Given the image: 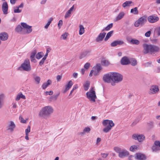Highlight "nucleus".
Listing matches in <instances>:
<instances>
[{
    "label": "nucleus",
    "instance_id": "f257e3e1",
    "mask_svg": "<svg viewBox=\"0 0 160 160\" xmlns=\"http://www.w3.org/2000/svg\"><path fill=\"white\" fill-rule=\"evenodd\" d=\"M53 112V109L51 106H47L42 108L40 111L39 115L40 117L46 118L50 117Z\"/></svg>",
    "mask_w": 160,
    "mask_h": 160
},
{
    "label": "nucleus",
    "instance_id": "f03ea898",
    "mask_svg": "<svg viewBox=\"0 0 160 160\" xmlns=\"http://www.w3.org/2000/svg\"><path fill=\"white\" fill-rule=\"evenodd\" d=\"M143 51L144 54H147L149 52H153L158 51L159 48L158 47L152 45L144 44L143 45Z\"/></svg>",
    "mask_w": 160,
    "mask_h": 160
},
{
    "label": "nucleus",
    "instance_id": "7ed1b4c3",
    "mask_svg": "<svg viewBox=\"0 0 160 160\" xmlns=\"http://www.w3.org/2000/svg\"><path fill=\"white\" fill-rule=\"evenodd\" d=\"M102 124L104 126L106 127L103 129V131L105 133L109 132L112 128L115 125L114 123L112 120L108 119L104 120L102 121Z\"/></svg>",
    "mask_w": 160,
    "mask_h": 160
},
{
    "label": "nucleus",
    "instance_id": "20e7f679",
    "mask_svg": "<svg viewBox=\"0 0 160 160\" xmlns=\"http://www.w3.org/2000/svg\"><path fill=\"white\" fill-rule=\"evenodd\" d=\"M22 69L27 72H29L31 70V67L29 59H25L21 66L18 68V69L21 70Z\"/></svg>",
    "mask_w": 160,
    "mask_h": 160
},
{
    "label": "nucleus",
    "instance_id": "39448f33",
    "mask_svg": "<svg viewBox=\"0 0 160 160\" xmlns=\"http://www.w3.org/2000/svg\"><path fill=\"white\" fill-rule=\"evenodd\" d=\"M112 81L113 82L112 83V85H114V83H118L122 81L123 76L119 73L112 72Z\"/></svg>",
    "mask_w": 160,
    "mask_h": 160
},
{
    "label": "nucleus",
    "instance_id": "423d86ee",
    "mask_svg": "<svg viewBox=\"0 0 160 160\" xmlns=\"http://www.w3.org/2000/svg\"><path fill=\"white\" fill-rule=\"evenodd\" d=\"M147 18L146 16H143L136 21L134 24V26L137 27L139 25L143 26L147 22Z\"/></svg>",
    "mask_w": 160,
    "mask_h": 160
},
{
    "label": "nucleus",
    "instance_id": "0eeeda50",
    "mask_svg": "<svg viewBox=\"0 0 160 160\" xmlns=\"http://www.w3.org/2000/svg\"><path fill=\"white\" fill-rule=\"evenodd\" d=\"M87 98L90 101L95 102V99L97 97L95 94V92L94 90V88H92L89 92H87L86 93Z\"/></svg>",
    "mask_w": 160,
    "mask_h": 160
},
{
    "label": "nucleus",
    "instance_id": "6e6552de",
    "mask_svg": "<svg viewBox=\"0 0 160 160\" xmlns=\"http://www.w3.org/2000/svg\"><path fill=\"white\" fill-rule=\"evenodd\" d=\"M16 125L13 121H11L8 122L7 126V130L10 133H12L16 128Z\"/></svg>",
    "mask_w": 160,
    "mask_h": 160
},
{
    "label": "nucleus",
    "instance_id": "1a4fd4ad",
    "mask_svg": "<svg viewBox=\"0 0 160 160\" xmlns=\"http://www.w3.org/2000/svg\"><path fill=\"white\" fill-rule=\"evenodd\" d=\"M159 88L158 86L153 85L149 89V93L151 94H154L158 93L159 91Z\"/></svg>",
    "mask_w": 160,
    "mask_h": 160
},
{
    "label": "nucleus",
    "instance_id": "9d476101",
    "mask_svg": "<svg viewBox=\"0 0 160 160\" xmlns=\"http://www.w3.org/2000/svg\"><path fill=\"white\" fill-rule=\"evenodd\" d=\"M132 138L133 139L137 140L139 142H142L145 139V136L143 134H134L132 135Z\"/></svg>",
    "mask_w": 160,
    "mask_h": 160
},
{
    "label": "nucleus",
    "instance_id": "9b49d317",
    "mask_svg": "<svg viewBox=\"0 0 160 160\" xmlns=\"http://www.w3.org/2000/svg\"><path fill=\"white\" fill-rule=\"evenodd\" d=\"M112 72H110L104 75L103 77V80L105 82L110 83L111 81H112Z\"/></svg>",
    "mask_w": 160,
    "mask_h": 160
},
{
    "label": "nucleus",
    "instance_id": "f8f14e48",
    "mask_svg": "<svg viewBox=\"0 0 160 160\" xmlns=\"http://www.w3.org/2000/svg\"><path fill=\"white\" fill-rule=\"evenodd\" d=\"M102 69V67L100 64H98L96 66H94L93 68L94 71V75L95 76L98 75Z\"/></svg>",
    "mask_w": 160,
    "mask_h": 160
},
{
    "label": "nucleus",
    "instance_id": "ddd939ff",
    "mask_svg": "<svg viewBox=\"0 0 160 160\" xmlns=\"http://www.w3.org/2000/svg\"><path fill=\"white\" fill-rule=\"evenodd\" d=\"M91 50L90 49L87 50L82 52L79 56V58L82 59L86 56H89L90 55Z\"/></svg>",
    "mask_w": 160,
    "mask_h": 160
},
{
    "label": "nucleus",
    "instance_id": "4468645a",
    "mask_svg": "<svg viewBox=\"0 0 160 160\" xmlns=\"http://www.w3.org/2000/svg\"><path fill=\"white\" fill-rule=\"evenodd\" d=\"M148 21L151 23H153L157 22L159 20V18L154 15L149 16L148 18Z\"/></svg>",
    "mask_w": 160,
    "mask_h": 160
},
{
    "label": "nucleus",
    "instance_id": "2eb2a0df",
    "mask_svg": "<svg viewBox=\"0 0 160 160\" xmlns=\"http://www.w3.org/2000/svg\"><path fill=\"white\" fill-rule=\"evenodd\" d=\"M2 9L4 14H7L8 13V6L6 2H5L3 3Z\"/></svg>",
    "mask_w": 160,
    "mask_h": 160
},
{
    "label": "nucleus",
    "instance_id": "dca6fc26",
    "mask_svg": "<svg viewBox=\"0 0 160 160\" xmlns=\"http://www.w3.org/2000/svg\"><path fill=\"white\" fill-rule=\"evenodd\" d=\"M106 34V33L105 32L100 33L96 38L95 40L96 42H99L102 41Z\"/></svg>",
    "mask_w": 160,
    "mask_h": 160
},
{
    "label": "nucleus",
    "instance_id": "f3484780",
    "mask_svg": "<svg viewBox=\"0 0 160 160\" xmlns=\"http://www.w3.org/2000/svg\"><path fill=\"white\" fill-rule=\"evenodd\" d=\"M129 154V152L125 149L121 151L118 154L119 157L120 158H123L128 156Z\"/></svg>",
    "mask_w": 160,
    "mask_h": 160
},
{
    "label": "nucleus",
    "instance_id": "a211bd4d",
    "mask_svg": "<svg viewBox=\"0 0 160 160\" xmlns=\"http://www.w3.org/2000/svg\"><path fill=\"white\" fill-rule=\"evenodd\" d=\"M8 35L6 32H3L0 33V39L2 41H6L8 39Z\"/></svg>",
    "mask_w": 160,
    "mask_h": 160
},
{
    "label": "nucleus",
    "instance_id": "6ab92c4d",
    "mask_svg": "<svg viewBox=\"0 0 160 160\" xmlns=\"http://www.w3.org/2000/svg\"><path fill=\"white\" fill-rule=\"evenodd\" d=\"M134 5V2L132 1H126L122 4V6L124 8H125L127 7H130Z\"/></svg>",
    "mask_w": 160,
    "mask_h": 160
},
{
    "label": "nucleus",
    "instance_id": "aec40b11",
    "mask_svg": "<svg viewBox=\"0 0 160 160\" xmlns=\"http://www.w3.org/2000/svg\"><path fill=\"white\" fill-rule=\"evenodd\" d=\"M124 43V42L121 40L115 41L111 43L112 47H114L118 45H122Z\"/></svg>",
    "mask_w": 160,
    "mask_h": 160
},
{
    "label": "nucleus",
    "instance_id": "412c9836",
    "mask_svg": "<svg viewBox=\"0 0 160 160\" xmlns=\"http://www.w3.org/2000/svg\"><path fill=\"white\" fill-rule=\"evenodd\" d=\"M73 84L71 80L70 81L68 84L65 85V88L63 91V93H65L72 86Z\"/></svg>",
    "mask_w": 160,
    "mask_h": 160
},
{
    "label": "nucleus",
    "instance_id": "4be33fe9",
    "mask_svg": "<svg viewBox=\"0 0 160 160\" xmlns=\"http://www.w3.org/2000/svg\"><path fill=\"white\" fill-rule=\"evenodd\" d=\"M74 8V5H73L72 7L66 12L65 15V18H67L70 17L71 12L73 11Z\"/></svg>",
    "mask_w": 160,
    "mask_h": 160
},
{
    "label": "nucleus",
    "instance_id": "5701e85b",
    "mask_svg": "<svg viewBox=\"0 0 160 160\" xmlns=\"http://www.w3.org/2000/svg\"><path fill=\"white\" fill-rule=\"evenodd\" d=\"M129 63V60L126 57H124L121 60V64L122 65H127Z\"/></svg>",
    "mask_w": 160,
    "mask_h": 160
},
{
    "label": "nucleus",
    "instance_id": "b1692460",
    "mask_svg": "<svg viewBox=\"0 0 160 160\" xmlns=\"http://www.w3.org/2000/svg\"><path fill=\"white\" fill-rule=\"evenodd\" d=\"M136 158L137 159L140 160H145L146 159L145 155L141 153H138L136 154Z\"/></svg>",
    "mask_w": 160,
    "mask_h": 160
},
{
    "label": "nucleus",
    "instance_id": "393cba45",
    "mask_svg": "<svg viewBox=\"0 0 160 160\" xmlns=\"http://www.w3.org/2000/svg\"><path fill=\"white\" fill-rule=\"evenodd\" d=\"M125 15V13L123 12H121L119 13L118 15L115 18V21H118L121 19L123 18Z\"/></svg>",
    "mask_w": 160,
    "mask_h": 160
},
{
    "label": "nucleus",
    "instance_id": "a878e982",
    "mask_svg": "<svg viewBox=\"0 0 160 160\" xmlns=\"http://www.w3.org/2000/svg\"><path fill=\"white\" fill-rule=\"evenodd\" d=\"M51 83V81L50 80H48L47 82H44L42 86V88L43 89H45Z\"/></svg>",
    "mask_w": 160,
    "mask_h": 160
},
{
    "label": "nucleus",
    "instance_id": "bb28decb",
    "mask_svg": "<svg viewBox=\"0 0 160 160\" xmlns=\"http://www.w3.org/2000/svg\"><path fill=\"white\" fill-rule=\"evenodd\" d=\"M151 149L152 152H154L160 151V148L154 144L152 147Z\"/></svg>",
    "mask_w": 160,
    "mask_h": 160
},
{
    "label": "nucleus",
    "instance_id": "cd10ccee",
    "mask_svg": "<svg viewBox=\"0 0 160 160\" xmlns=\"http://www.w3.org/2000/svg\"><path fill=\"white\" fill-rule=\"evenodd\" d=\"M91 131V128L89 127H86L83 130L82 132L81 133L82 134H85L86 133H89Z\"/></svg>",
    "mask_w": 160,
    "mask_h": 160
},
{
    "label": "nucleus",
    "instance_id": "c85d7f7f",
    "mask_svg": "<svg viewBox=\"0 0 160 160\" xmlns=\"http://www.w3.org/2000/svg\"><path fill=\"white\" fill-rule=\"evenodd\" d=\"M113 32V31H111L108 32L104 39L105 41H107L109 38L112 36V33Z\"/></svg>",
    "mask_w": 160,
    "mask_h": 160
},
{
    "label": "nucleus",
    "instance_id": "c756f323",
    "mask_svg": "<svg viewBox=\"0 0 160 160\" xmlns=\"http://www.w3.org/2000/svg\"><path fill=\"white\" fill-rule=\"evenodd\" d=\"M21 98H22L23 99L26 98L25 96L23 95L22 93L20 94H18L16 98V100L17 101H19Z\"/></svg>",
    "mask_w": 160,
    "mask_h": 160
},
{
    "label": "nucleus",
    "instance_id": "7c9ffc66",
    "mask_svg": "<svg viewBox=\"0 0 160 160\" xmlns=\"http://www.w3.org/2000/svg\"><path fill=\"white\" fill-rule=\"evenodd\" d=\"M79 34L80 35L82 34L84 32V28L82 25H80L79 26Z\"/></svg>",
    "mask_w": 160,
    "mask_h": 160
},
{
    "label": "nucleus",
    "instance_id": "2f4dec72",
    "mask_svg": "<svg viewBox=\"0 0 160 160\" xmlns=\"http://www.w3.org/2000/svg\"><path fill=\"white\" fill-rule=\"evenodd\" d=\"M130 12L132 13L134 15H137L138 14V8L135 7L134 8L132 9L131 10Z\"/></svg>",
    "mask_w": 160,
    "mask_h": 160
},
{
    "label": "nucleus",
    "instance_id": "473e14b6",
    "mask_svg": "<svg viewBox=\"0 0 160 160\" xmlns=\"http://www.w3.org/2000/svg\"><path fill=\"white\" fill-rule=\"evenodd\" d=\"M138 145H132L130 148V150L131 151L134 152L136 150L138 149Z\"/></svg>",
    "mask_w": 160,
    "mask_h": 160
},
{
    "label": "nucleus",
    "instance_id": "72a5a7b5",
    "mask_svg": "<svg viewBox=\"0 0 160 160\" xmlns=\"http://www.w3.org/2000/svg\"><path fill=\"white\" fill-rule=\"evenodd\" d=\"M44 55L43 53L42 52H38L36 55V57L38 59H39L41 58Z\"/></svg>",
    "mask_w": 160,
    "mask_h": 160
},
{
    "label": "nucleus",
    "instance_id": "f704fd0d",
    "mask_svg": "<svg viewBox=\"0 0 160 160\" xmlns=\"http://www.w3.org/2000/svg\"><path fill=\"white\" fill-rule=\"evenodd\" d=\"M113 27V23H111L110 24L108 25L105 28H104L102 30V31H108L111 28Z\"/></svg>",
    "mask_w": 160,
    "mask_h": 160
},
{
    "label": "nucleus",
    "instance_id": "c9c22d12",
    "mask_svg": "<svg viewBox=\"0 0 160 160\" xmlns=\"http://www.w3.org/2000/svg\"><path fill=\"white\" fill-rule=\"evenodd\" d=\"M129 63H130L132 65L135 66L137 64V61L136 59L132 58L129 61Z\"/></svg>",
    "mask_w": 160,
    "mask_h": 160
},
{
    "label": "nucleus",
    "instance_id": "e433bc0d",
    "mask_svg": "<svg viewBox=\"0 0 160 160\" xmlns=\"http://www.w3.org/2000/svg\"><path fill=\"white\" fill-rule=\"evenodd\" d=\"M59 94L57 95H53L50 97V101L52 100L55 101L57 99V98L59 95Z\"/></svg>",
    "mask_w": 160,
    "mask_h": 160
},
{
    "label": "nucleus",
    "instance_id": "4c0bfd02",
    "mask_svg": "<svg viewBox=\"0 0 160 160\" xmlns=\"http://www.w3.org/2000/svg\"><path fill=\"white\" fill-rule=\"evenodd\" d=\"M53 19L52 18H51L48 20V22L47 23L46 25L44 26V28H45L47 29L48 28L52 21L53 20Z\"/></svg>",
    "mask_w": 160,
    "mask_h": 160
},
{
    "label": "nucleus",
    "instance_id": "58836bf2",
    "mask_svg": "<svg viewBox=\"0 0 160 160\" xmlns=\"http://www.w3.org/2000/svg\"><path fill=\"white\" fill-rule=\"evenodd\" d=\"M102 64L104 66H108L110 64V63L108 61L106 60L102 61Z\"/></svg>",
    "mask_w": 160,
    "mask_h": 160
},
{
    "label": "nucleus",
    "instance_id": "ea45409f",
    "mask_svg": "<svg viewBox=\"0 0 160 160\" xmlns=\"http://www.w3.org/2000/svg\"><path fill=\"white\" fill-rule=\"evenodd\" d=\"M130 42L132 44L136 45L139 44L140 43L139 41L138 40L134 39H131V40Z\"/></svg>",
    "mask_w": 160,
    "mask_h": 160
},
{
    "label": "nucleus",
    "instance_id": "a19ab883",
    "mask_svg": "<svg viewBox=\"0 0 160 160\" xmlns=\"http://www.w3.org/2000/svg\"><path fill=\"white\" fill-rule=\"evenodd\" d=\"M34 79L35 82H36L37 84H38L40 83L41 80V78L39 77H35L34 78Z\"/></svg>",
    "mask_w": 160,
    "mask_h": 160
},
{
    "label": "nucleus",
    "instance_id": "79ce46f5",
    "mask_svg": "<svg viewBox=\"0 0 160 160\" xmlns=\"http://www.w3.org/2000/svg\"><path fill=\"white\" fill-rule=\"evenodd\" d=\"M22 28L20 25H18L15 29V30L16 32H19L22 31Z\"/></svg>",
    "mask_w": 160,
    "mask_h": 160
},
{
    "label": "nucleus",
    "instance_id": "37998d69",
    "mask_svg": "<svg viewBox=\"0 0 160 160\" xmlns=\"http://www.w3.org/2000/svg\"><path fill=\"white\" fill-rule=\"evenodd\" d=\"M27 30V32L28 33H31L32 31V26H29L26 28Z\"/></svg>",
    "mask_w": 160,
    "mask_h": 160
},
{
    "label": "nucleus",
    "instance_id": "c03bdc74",
    "mask_svg": "<svg viewBox=\"0 0 160 160\" xmlns=\"http://www.w3.org/2000/svg\"><path fill=\"white\" fill-rule=\"evenodd\" d=\"M27 30V32L28 33H31L32 31V26H29L26 28Z\"/></svg>",
    "mask_w": 160,
    "mask_h": 160
},
{
    "label": "nucleus",
    "instance_id": "a18cd8bd",
    "mask_svg": "<svg viewBox=\"0 0 160 160\" xmlns=\"http://www.w3.org/2000/svg\"><path fill=\"white\" fill-rule=\"evenodd\" d=\"M114 150L117 152L119 154L121 151V148L118 147H114Z\"/></svg>",
    "mask_w": 160,
    "mask_h": 160
},
{
    "label": "nucleus",
    "instance_id": "49530a36",
    "mask_svg": "<svg viewBox=\"0 0 160 160\" xmlns=\"http://www.w3.org/2000/svg\"><path fill=\"white\" fill-rule=\"evenodd\" d=\"M155 32L157 33L158 36L160 35V26L156 28Z\"/></svg>",
    "mask_w": 160,
    "mask_h": 160
},
{
    "label": "nucleus",
    "instance_id": "de8ad7c7",
    "mask_svg": "<svg viewBox=\"0 0 160 160\" xmlns=\"http://www.w3.org/2000/svg\"><path fill=\"white\" fill-rule=\"evenodd\" d=\"M30 126L29 125L28 126L27 128L25 130V134H28V133L30 131Z\"/></svg>",
    "mask_w": 160,
    "mask_h": 160
},
{
    "label": "nucleus",
    "instance_id": "09e8293b",
    "mask_svg": "<svg viewBox=\"0 0 160 160\" xmlns=\"http://www.w3.org/2000/svg\"><path fill=\"white\" fill-rule=\"evenodd\" d=\"M90 63L89 62L86 63L84 65V68L86 69H88L90 66Z\"/></svg>",
    "mask_w": 160,
    "mask_h": 160
},
{
    "label": "nucleus",
    "instance_id": "8fccbe9b",
    "mask_svg": "<svg viewBox=\"0 0 160 160\" xmlns=\"http://www.w3.org/2000/svg\"><path fill=\"white\" fill-rule=\"evenodd\" d=\"M21 25L23 28L25 29H26V28L29 26V25H27L26 23L24 22H21Z\"/></svg>",
    "mask_w": 160,
    "mask_h": 160
},
{
    "label": "nucleus",
    "instance_id": "3c124183",
    "mask_svg": "<svg viewBox=\"0 0 160 160\" xmlns=\"http://www.w3.org/2000/svg\"><path fill=\"white\" fill-rule=\"evenodd\" d=\"M89 87V84L88 82H87L84 85V89L85 91H87Z\"/></svg>",
    "mask_w": 160,
    "mask_h": 160
},
{
    "label": "nucleus",
    "instance_id": "603ef678",
    "mask_svg": "<svg viewBox=\"0 0 160 160\" xmlns=\"http://www.w3.org/2000/svg\"><path fill=\"white\" fill-rule=\"evenodd\" d=\"M154 144H155L158 147L160 148V141H155L154 142Z\"/></svg>",
    "mask_w": 160,
    "mask_h": 160
},
{
    "label": "nucleus",
    "instance_id": "864d4df0",
    "mask_svg": "<svg viewBox=\"0 0 160 160\" xmlns=\"http://www.w3.org/2000/svg\"><path fill=\"white\" fill-rule=\"evenodd\" d=\"M46 59L44 58H43L39 62V65L41 66L43 65Z\"/></svg>",
    "mask_w": 160,
    "mask_h": 160
},
{
    "label": "nucleus",
    "instance_id": "5fc2aeb1",
    "mask_svg": "<svg viewBox=\"0 0 160 160\" xmlns=\"http://www.w3.org/2000/svg\"><path fill=\"white\" fill-rule=\"evenodd\" d=\"M19 119L20 120L21 122L23 123H26V121L23 118H22V116H20L19 117Z\"/></svg>",
    "mask_w": 160,
    "mask_h": 160
},
{
    "label": "nucleus",
    "instance_id": "6e6d98bb",
    "mask_svg": "<svg viewBox=\"0 0 160 160\" xmlns=\"http://www.w3.org/2000/svg\"><path fill=\"white\" fill-rule=\"evenodd\" d=\"M68 36V33H65L62 34L61 36V37H62L63 39H65Z\"/></svg>",
    "mask_w": 160,
    "mask_h": 160
},
{
    "label": "nucleus",
    "instance_id": "4d7b16f0",
    "mask_svg": "<svg viewBox=\"0 0 160 160\" xmlns=\"http://www.w3.org/2000/svg\"><path fill=\"white\" fill-rule=\"evenodd\" d=\"M17 9H15L14 10V13H20L21 12V10H20L19 8H18V7H17Z\"/></svg>",
    "mask_w": 160,
    "mask_h": 160
},
{
    "label": "nucleus",
    "instance_id": "13d9d810",
    "mask_svg": "<svg viewBox=\"0 0 160 160\" xmlns=\"http://www.w3.org/2000/svg\"><path fill=\"white\" fill-rule=\"evenodd\" d=\"M62 20H60L59 21L58 25L59 28H60L62 26Z\"/></svg>",
    "mask_w": 160,
    "mask_h": 160
},
{
    "label": "nucleus",
    "instance_id": "bf43d9fd",
    "mask_svg": "<svg viewBox=\"0 0 160 160\" xmlns=\"http://www.w3.org/2000/svg\"><path fill=\"white\" fill-rule=\"evenodd\" d=\"M35 57V56H30L31 61L32 62H35L36 60Z\"/></svg>",
    "mask_w": 160,
    "mask_h": 160
},
{
    "label": "nucleus",
    "instance_id": "052dcab7",
    "mask_svg": "<svg viewBox=\"0 0 160 160\" xmlns=\"http://www.w3.org/2000/svg\"><path fill=\"white\" fill-rule=\"evenodd\" d=\"M37 52V51L36 50H33L31 53V56H35L36 54V53Z\"/></svg>",
    "mask_w": 160,
    "mask_h": 160
},
{
    "label": "nucleus",
    "instance_id": "680f3d73",
    "mask_svg": "<svg viewBox=\"0 0 160 160\" xmlns=\"http://www.w3.org/2000/svg\"><path fill=\"white\" fill-rule=\"evenodd\" d=\"M151 34V32L150 31H149L148 32H147L145 34V35L146 37H149Z\"/></svg>",
    "mask_w": 160,
    "mask_h": 160
},
{
    "label": "nucleus",
    "instance_id": "e2e57ef3",
    "mask_svg": "<svg viewBox=\"0 0 160 160\" xmlns=\"http://www.w3.org/2000/svg\"><path fill=\"white\" fill-rule=\"evenodd\" d=\"M101 155L102 157L103 158H106L108 155V153H101Z\"/></svg>",
    "mask_w": 160,
    "mask_h": 160
},
{
    "label": "nucleus",
    "instance_id": "0e129e2a",
    "mask_svg": "<svg viewBox=\"0 0 160 160\" xmlns=\"http://www.w3.org/2000/svg\"><path fill=\"white\" fill-rule=\"evenodd\" d=\"M62 78V76L61 75H58L57 76V81L59 82L60 81Z\"/></svg>",
    "mask_w": 160,
    "mask_h": 160
},
{
    "label": "nucleus",
    "instance_id": "69168bd1",
    "mask_svg": "<svg viewBox=\"0 0 160 160\" xmlns=\"http://www.w3.org/2000/svg\"><path fill=\"white\" fill-rule=\"evenodd\" d=\"M45 93H46V95H52L53 93V92L52 91H50L49 92L46 91L45 92Z\"/></svg>",
    "mask_w": 160,
    "mask_h": 160
},
{
    "label": "nucleus",
    "instance_id": "338daca9",
    "mask_svg": "<svg viewBox=\"0 0 160 160\" xmlns=\"http://www.w3.org/2000/svg\"><path fill=\"white\" fill-rule=\"evenodd\" d=\"M4 98V95L3 94H1L0 95V101H3V99Z\"/></svg>",
    "mask_w": 160,
    "mask_h": 160
},
{
    "label": "nucleus",
    "instance_id": "774afa93",
    "mask_svg": "<svg viewBox=\"0 0 160 160\" xmlns=\"http://www.w3.org/2000/svg\"><path fill=\"white\" fill-rule=\"evenodd\" d=\"M78 75V74L77 73L74 72L72 74V76L73 78H77Z\"/></svg>",
    "mask_w": 160,
    "mask_h": 160
}]
</instances>
